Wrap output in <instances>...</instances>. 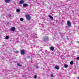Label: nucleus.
I'll return each mask as SVG.
<instances>
[{
    "label": "nucleus",
    "instance_id": "f257e3e1",
    "mask_svg": "<svg viewBox=\"0 0 79 79\" xmlns=\"http://www.w3.org/2000/svg\"><path fill=\"white\" fill-rule=\"evenodd\" d=\"M48 40V37L47 36H44L43 38V40L44 42H47Z\"/></svg>",
    "mask_w": 79,
    "mask_h": 79
},
{
    "label": "nucleus",
    "instance_id": "f03ea898",
    "mask_svg": "<svg viewBox=\"0 0 79 79\" xmlns=\"http://www.w3.org/2000/svg\"><path fill=\"white\" fill-rule=\"evenodd\" d=\"M67 25L68 26H66V27L68 28V27H70L71 26V22L69 21H67Z\"/></svg>",
    "mask_w": 79,
    "mask_h": 79
},
{
    "label": "nucleus",
    "instance_id": "7ed1b4c3",
    "mask_svg": "<svg viewBox=\"0 0 79 79\" xmlns=\"http://www.w3.org/2000/svg\"><path fill=\"white\" fill-rule=\"evenodd\" d=\"M25 17L26 18H27V19L28 20H30L31 19V17L30 16V15H26L25 16Z\"/></svg>",
    "mask_w": 79,
    "mask_h": 79
},
{
    "label": "nucleus",
    "instance_id": "20e7f679",
    "mask_svg": "<svg viewBox=\"0 0 79 79\" xmlns=\"http://www.w3.org/2000/svg\"><path fill=\"white\" fill-rule=\"evenodd\" d=\"M54 68L56 69H60V67L56 65L54 67Z\"/></svg>",
    "mask_w": 79,
    "mask_h": 79
},
{
    "label": "nucleus",
    "instance_id": "39448f33",
    "mask_svg": "<svg viewBox=\"0 0 79 79\" xmlns=\"http://www.w3.org/2000/svg\"><path fill=\"white\" fill-rule=\"evenodd\" d=\"M15 27H12L10 28L11 31H15Z\"/></svg>",
    "mask_w": 79,
    "mask_h": 79
},
{
    "label": "nucleus",
    "instance_id": "423d86ee",
    "mask_svg": "<svg viewBox=\"0 0 79 79\" xmlns=\"http://www.w3.org/2000/svg\"><path fill=\"white\" fill-rule=\"evenodd\" d=\"M25 53V52H24V50H21V55H24Z\"/></svg>",
    "mask_w": 79,
    "mask_h": 79
},
{
    "label": "nucleus",
    "instance_id": "0eeeda50",
    "mask_svg": "<svg viewBox=\"0 0 79 79\" xmlns=\"http://www.w3.org/2000/svg\"><path fill=\"white\" fill-rule=\"evenodd\" d=\"M24 2L23 0H21L19 2V4H21V5H22V4H23V3H24Z\"/></svg>",
    "mask_w": 79,
    "mask_h": 79
},
{
    "label": "nucleus",
    "instance_id": "6e6552de",
    "mask_svg": "<svg viewBox=\"0 0 79 79\" xmlns=\"http://www.w3.org/2000/svg\"><path fill=\"white\" fill-rule=\"evenodd\" d=\"M23 5L24 6V7H26L28 5L27 4H23Z\"/></svg>",
    "mask_w": 79,
    "mask_h": 79
},
{
    "label": "nucleus",
    "instance_id": "1a4fd4ad",
    "mask_svg": "<svg viewBox=\"0 0 79 79\" xmlns=\"http://www.w3.org/2000/svg\"><path fill=\"white\" fill-rule=\"evenodd\" d=\"M49 17V18L51 19L52 20H53V17H52V16H51L50 15H48Z\"/></svg>",
    "mask_w": 79,
    "mask_h": 79
},
{
    "label": "nucleus",
    "instance_id": "9d476101",
    "mask_svg": "<svg viewBox=\"0 0 79 79\" xmlns=\"http://www.w3.org/2000/svg\"><path fill=\"white\" fill-rule=\"evenodd\" d=\"M11 0H5V2L6 3H9Z\"/></svg>",
    "mask_w": 79,
    "mask_h": 79
},
{
    "label": "nucleus",
    "instance_id": "9b49d317",
    "mask_svg": "<svg viewBox=\"0 0 79 79\" xmlns=\"http://www.w3.org/2000/svg\"><path fill=\"white\" fill-rule=\"evenodd\" d=\"M50 49L52 51H53V50H54V47H51Z\"/></svg>",
    "mask_w": 79,
    "mask_h": 79
},
{
    "label": "nucleus",
    "instance_id": "f8f14e48",
    "mask_svg": "<svg viewBox=\"0 0 79 79\" xmlns=\"http://www.w3.org/2000/svg\"><path fill=\"white\" fill-rule=\"evenodd\" d=\"M16 11L17 12H19L20 11V10L19 9H17L16 10Z\"/></svg>",
    "mask_w": 79,
    "mask_h": 79
},
{
    "label": "nucleus",
    "instance_id": "ddd939ff",
    "mask_svg": "<svg viewBox=\"0 0 79 79\" xmlns=\"http://www.w3.org/2000/svg\"><path fill=\"white\" fill-rule=\"evenodd\" d=\"M18 66H22V65L19 64L17 63V64Z\"/></svg>",
    "mask_w": 79,
    "mask_h": 79
},
{
    "label": "nucleus",
    "instance_id": "4468645a",
    "mask_svg": "<svg viewBox=\"0 0 79 79\" xmlns=\"http://www.w3.org/2000/svg\"><path fill=\"white\" fill-rule=\"evenodd\" d=\"M5 38L6 39H9V36H6V37Z\"/></svg>",
    "mask_w": 79,
    "mask_h": 79
},
{
    "label": "nucleus",
    "instance_id": "2eb2a0df",
    "mask_svg": "<svg viewBox=\"0 0 79 79\" xmlns=\"http://www.w3.org/2000/svg\"><path fill=\"white\" fill-rule=\"evenodd\" d=\"M64 67L65 68H68V65L67 64H65L64 65Z\"/></svg>",
    "mask_w": 79,
    "mask_h": 79
},
{
    "label": "nucleus",
    "instance_id": "dca6fc26",
    "mask_svg": "<svg viewBox=\"0 0 79 79\" xmlns=\"http://www.w3.org/2000/svg\"><path fill=\"white\" fill-rule=\"evenodd\" d=\"M73 64V61H72L70 62V64H71V65H72Z\"/></svg>",
    "mask_w": 79,
    "mask_h": 79
},
{
    "label": "nucleus",
    "instance_id": "f3484780",
    "mask_svg": "<svg viewBox=\"0 0 79 79\" xmlns=\"http://www.w3.org/2000/svg\"><path fill=\"white\" fill-rule=\"evenodd\" d=\"M20 21H23L24 20V19H23V18H21L20 19Z\"/></svg>",
    "mask_w": 79,
    "mask_h": 79
},
{
    "label": "nucleus",
    "instance_id": "a211bd4d",
    "mask_svg": "<svg viewBox=\"0 0 79 79\" xmlns=\"http://www.w3.org/2000/svg\"><path fill=\"white\" fill-rule=\"evenodd\" d=\"M32 37L33 38H35V35H33V36H32Z\"/></svg>",
    "mask_w": 79,
    "mask_h": 79
},
{
    "label": "nucleus",
    "instance_id": "6ab92c4d",
    "mask_svg": "<svg viewBox=\"0 0 79 79\" xmlns=\"http://www.w3.org/2000/svg\"><path fill=\"white\" fill-rule=\"evenodd\" d=\"M8 16L9 17V18H11V15H8Z\"/></svg>",
    "mask_w": 79,
    "mask_h": 79
},
{
    "label": "nucleus",
    "instance_id": "aec40b11",
    "mask_svg": "<svg viewBox=\"0 0 79 79\" xmlns=\"http://www.w3.org/2000/svg\"><path fill=\"white\" fill-rule=\"evenodd\" d=\"M51 77H53V74H52L51 75Z\"/></svg>",
    "mask_w": 79,
    "mask_h": 79
},
{
    "label": "nucleus",
    "instance_id": "412c9836",
    "mask_svg": "<svg viewBox=\"0 0 79 79\" xmlns=\"http://www.w3.org/2000/svg\"><path fill=\"white\" fill-rule=\"evenodd\" d=\"M35 68L36 69H37V68H39V67L37 66H36L35 67Z\"/></svg>",
    "mask_w": 79,
    "mask_h": 79
},
{
    "label": "nucleus",
    "instance_id": "4be33fe9",
    "mask_svg": "<svg viewBox=\"0 0 79 79\" xmlns=\"http://www.w3.org/2000/svg\"><path fill=\"white\" fill-rule=\"evenodd\" d=\"M34 77L35 78H37V76L36 75H35Z\"/></svg>",
    "mask_w": 79,
    "mask_h": 79
},
{
    "label": "nucleus",
    "instance_id": "5701e85b",
    "mask_svg": "<svg viewBox=\"0 0 79 79\" xmlns=\"http://www.w3.org/2000/svg\"><path fill=\"white\" fill-rule=\"evenodd\" d=\"M77 60H79V57H78L77 58Z\"/></svg>",
    "mask_w": 79,
    "mask_h": 79
},
{
    "label": "nucleus",
    "instance_id": "b1692460",
    "mask_svg": "<svg viewBox=\"0 0 79 79\" xmlns=\"http://www.w3.org/2000/svg\"><path fill=\"white\" fill-rule=\"evenodd\" d=\"M27 58H30V56H28Z\"/></svg>",
    "mask_w": 79,
    "mask_h": 79
},
{
    "label": "nucleus",
    "instance_id": "393cba45",
    "mask_svg": "<svg viewBox=\"0 0 79 79\" xmlns=\"http://www.w3.org/2000/svg\"><path fill=\"white\" fill-rule=\"evenodd\" d=\"M18 51H16L15 52V53H18Z\"/></svg>",
    "mask_w": 79,
    "mask_h": 79
},
{
    "label": "nucleus",
    "instance_id": "a878e982",
    "mask_svg": "<svg viewBox=\"0 0 79 79\" xmlns=\"http://www.w3.org/2000/svg\"><path fill=\"white\" fill-rule=\"evenodd\" d=\"M7 24H9V22H8L7 23Z\"/></svg>",
    "mask_w": 79,
    "mask_h": 79
},
{
    "label": "nucleus",
    "instance_id": "bb28decb",
    "mask_svg": "<svg viewBox=\"0 0 79 79\" xmlns=\"http://www.w3.org/2000/svg\"><path fill=\"white\" fill-rule=\"evenodd\" d=\"M78 44L79 43V42H78Z\"/></svg>",
    "mask_w": 79,
    "mask_h": 79
},
{
    "label": "nucleus",
    "instance_id": "cd10ccee",
    "mask_svg": "<svg viewBox=\"0 0 79 79\" xmlns=\"http://www.w3.org/2000/svg\"><path fill=\"white\" fill-rule=\"evenodd\" d=\"M37 4H39V3H38Z\"/></svg>",
    "mask_w": 79,
    "mask_h": 79
}]
</instances>
